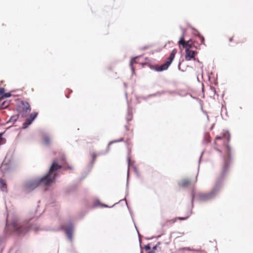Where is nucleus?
<instances>
[{
    "mask_svg": "<svg viewBox=\"0 0 253 253\" xmlns=\"http://www.w3.org/2000/svg\"><path fill=\"white\" fill-rule=\"evenodd\" d=\"M61 168L62 166L58 164L57 160H54L47 174L40 179H36L26 184V190L30 192L40 185H50L54 182L55 178L57 176V171Z\"/></svg>",
    "mask_w": 253,
    "mask_h": 253,
    "instance_id": "obj_1",
    "label": "nucleus"
},
{
    "mask_svg": "<svg viewBox=\"0 0 253 253\" xmlns=\"http://www.w3.org/2000/svg\"><path fill=\"white\" fill-rule=\"evenodd\" d=\"M229 137H226L225 134L221 136H216L214 142V148L219 152H221V149L226 148L227 151L229 150L228 142Z\"/></svg>",
    "mask_w": 253,
    "mask_h": 253,
    "instance_id": "obj_2",
    "label": "nucleus"
},
{
    "mask_svg": "<svg viewBox=\"0 0 253 253\" xmlns=\"http://www.w3.org/2000/svg\"><path fill=\"white\" fill-rule=\"evenodd\" d=\"M177 53V49L174 48L171 52L169 57L167 58L166 62L161 65L155 67V70L158 72H161L168 69L171 62L173 60L175 55Z\"/></svg>",
    "mask_w": 253,
    "mask_h": 253,
    "instance_id": "obj_3",
    "label": "nucleus"
},
{
    "mask_svg": "<svg viewBox=\"0 0 253 253\" xmlns=\"http://www.w3.org/2000/svg\"><path fill=\"white\" fill-rule=\"evenodd\" d=\"M178 44L179 46H182L183 48H185V50L190 49L193 46V42L192 40H189L187 42H185L184 40V35L183 34L180 38V40L178 42Z\"/></svg>",
    "mask_w": 253,
    "mask_h": 253,
    "instance_id": "obj_4",
    "label": "nucleus"
},
{
    "mask_svg": "<svg viewBox=\"0 0 253 253\" xmlns=\"http://www.w3.org/2000/svg\"><path fill=\"white\" fill-rule=\"evenodd\" d=\"M62 228L65 231L68 239L72 241L73 240V226L72 223L64 224Z\"/></svg>",
    "mask_w": 253,
    "mask_h": 253,
    "instance_id": "obj_5",
    "label": "nucleus"
},
{
    "mask_svg": "<svg viewBox=\"0 0 253 253\" xmlns=\"http://www.w3.org/2000/svg\"><path fill=\"white\" fill-rule=\"evenodd\" d=\"M21 106H20V113L22 117L26 116V114L31 111L30 105L28 102L26 101H22Z\"/></svg>",
    "mask_w": 253,
    "mask_h": 253,
    "instance_id": "obj_6",
    "label": "nucleus"
},
{
    "mask_svg": "<svg viewBox=\"0 0 253 253\" xmlns=\"http://www.w3.org/2000/svg\"><path fill=\"white\" fill-rule=\"evenodd\" d=\"M197 52L196 51L192 50L191 49H187L185 50V59L187 61H190L192 59H193L195 60V56L197 54Z\"/></svg>",
    "mask_w": 253,
    "mask_h": 253,
    "instance_id": "obj_7",
    "label": "nucleus"
},
{
    "mask_svg": "<svg viewBox=\"0 0 253 253\" xmlns=\"http://www.w3.org/2000/svg\"><path fill=\"white\" fill-rule=\"evenodd\" d=\"M38 115V113H32L30 115L29 118L25 120V123L23 124V127L26 128L27 127L30 125H31L32 123V122L35 119V118L37 117Z\"/></svg>",
    "mask_w": 253,
    "mask_h": 253,
    "instance_id": "obj_8",
    "label": "nucleus"
},
{
    "mask_svg": "<svg viewBox=\"0 0 253 253\" xmlns=\"http://www.w3.org/2000/svg\"><path fill=\"white\" fill-rule=\"evenodd\" d=\"M15 230L19 234H24L29 231V228L27 225H24L18 227Z\"/></svg>",
    "mask_w": 253,
    "mask_h": 253,
    "instance_id": "obj_9",
    "label": "nucleus"
},
{
    "mask_svg": "<svg viewBox=\"0 0 253 253\" xmlns=\"http://www.w3.org/2000/svg\"><path fill=\"white\" fill-rule=\"evenodd\" d=\"M0 190L2 192H6L7 191V184L5 181L0 178Z\"/></svg>",
    "mask_w": 253,
    "mask_h": 253,
    "instance_id": "obj_10",
    "label": "nucleus"
},
{
    "mask_svg": "<svg viewBox=\"0 0 253 253\" xmlns=\"http://www.w3.org/2000/svg\"><path fill=\"white\" fill-rule=\"evenodd\" d=\"M3 97H0V110L6 108L9 105L7 101H3Z\"/></svg>",
    "mask_w": 253,
    "mask_h": 253,
    "instance_id": "obj_11",
    "label": "nucleus"
},
{
    "mask_svg": "<svg viewBox=\"0 0 253 253\" xmlns=\"http://www.w3.org/2000/svg\"><path fill=\"white\" fill-rule=\"evenodd\" d=\"M5 89L4 88H0V97H3L4 98L5 97H9L11 96V94L9 92L4 93Z\"/></svg>",
    "mask_w": 253,
    "mask_h": 253,
    "instance_id": "obj_12",
    "label": "nucleus"
},
{
    "mask_svg": "<svg viewBox=\"0 0 253 253\" xmlns=\"http://www.w3.org/2000/svg\"><path fill=\"white\" fill-rule=\"evenodd\" d=\"M176 221V219H171L167 220L166 221H165L164 223H162V226H164L167 225L168 223L173 224Z\"/></svg>",
    "mask_w": 253,
    "mask_h": 253,
    "instance_id": "obj_13",
    "label": "nucleus"
},
{
    "mask_svg": "<svg viewBox=\"0 0 253 253\" xmlns=\"http://www.w3.org/2000/svg\"><path fill=\"white\" fill-rule=\"evenodd\" d=\"M190 183L189 180L188 179H183L182 180L181 182V186L183 187H186L188 186Z\"/></svg>",
    "mask_w": 253,
    "mask_h": 253,
    "instance_id": "obj_14",
    "label": "nucleus"
},
{
    "mask_svg": "<svg viewBox=\"0 0 253 253\" xmlns=\"http://www.w3.org/2000/svg\"><path fill=\"white\" fill-rule=\"evenodd\" d=\"M204 140L205 142L207 143L211 142V137L209 133H206L205 134Z\"/></svg>",
    "mask_w": 253,
    "mask_h": 253,
    "instance_id": "obj_15",
    "label": "nucleus"
},
{
    "mask_svg": "<svg viewBox=\"0 0 253 253\" xmlns=\"http://www.w3.org/2000/svg\"><path fill=\"white\" fill-rule=\"evenodd\" d=\"M137 57H135V58H132L130 61V66L131 67V69L132 70V71L133 72L134 71V67L133 66V64H135L136 63V59Z\"/></svg>",
    "mask_w": 253,
    "mask_h": 253,
    "instance_id": "obj_16",
    "label": "nucleus"
},
{
    "mask_svg": "<svg viewBox=\"0 0 253 253\" xmlns=\"http://www.w3.org/2000/svg\"><path fill=\"white\" fill-rule=\"evenodd\" d=\"M42 141L45 145H48L50 143V138L48 136H45L43 138Z\"/></svg>",
    "mask_w": 253,
    "mask_h": 253,
    "instance_id": "obj_17",
    "label": "nucleus"
},
{
    "mask_svg": "<svg viewBox=\"0 0 253 253\" xmlns=\"http://www.w3.org/2000/svg\"><path fill=\"white\" fill-rule=\"evenodd\" d=\"M213 196V194L212 193H209L207 194L204 195L203 196V198L204 199H209L211 198Z\"/></svg>",
    "mask_w": 253,
    "mask_h": 253,
    "instance_id": "obj_18",
    "label": "nucleus"
},
{
    "mask_svg": "<svg viewBox=\"0 0 253 253\" xmlns=\"http://www.w3.org/2000/svg\"><path fill=\"white\" fill-rule=\"evenodd\" d=\"M197 36L201 42V43L202 44H205V39L204 37L201 35L200 34H198Z\"/></svg>",
    "mask_w": 253,
    "mask_h": 253,
    "instance_id": "obj_19",
    "label": "nucleus"
},
{
    "mask_svg": "<svg viewBox=\"0 0 253 253\" xmlns=\"http://www.w3.org/2000/svg\"><path fill=\"white\" fill-rule=\"evenodd\" d=\"M2 133H0V145H2L5 142L4 139L2 137Z\"/></svg>",
    "mask_w": 253,
    "mask_h": 253,
    "instance_id": "obj_20",
    "label": "nucleus"
},
{
    "mask_svg": "<svg viewBox=\"0 0 253 253\" xmlns=\"http://www.w3.org/2000/svg\"><path fill=\"white\" fill-rule=\"evenodd\" d=\"M18 116H12L10 118V121L14 122V121H16V120L18 119Z\"/></svg>",
    "mask_w": 253,
    "mask_h": 253,
    "instance_id": "obj_21",
    "label": "nucleus"
},
{
    "mask_svg": "<svg viewBox=\"0 0 253 253\" xmlns=\"http://www.w3.org/2000/svg\"><path fill=\"white\" fill-rule=\"evenodd\" d=\"M91 157L92 158V159L93 161H94L96 158V155L95 154V153L94 152H92L91 154Z\"/></svg>",
    "mask_w": 253,
    "mask_h": 253,
    "instance_id": "obj_22",
    "label": "nucleus"
},
{
    "mask_svg": "<svg viewBox=\"0 0 253 253\" xmlns=\"http://www.w3.org/2000/svg\"><path fill=\"white\" fill-rule=\"evenodd\" d=\"M234 36H233L229 38V41L230 42H232L234 41Z\"/></svg>",
    "mask_w": 253,
    "mask_h": 253,
    "instance_id": "obj_23",
    "label": "nucleus"
},
{
    "mask_svg": "<svg viewBox=\"0 0 253 253\" xmlns=\"http://www.w3.org/2000/svg\"><path fill=\"white\" fill-rule=\"evenodd\" d=\"M150 246L149 245H147L146 246H145L144 247V249L146 250H149L150 249Z\"/></svg>",
    "mask_w": 253,
    "mask_h": 253,
    "instance_id": "obj_24",
    "label": "nucleus"
},
{
    "mask_svg": "<svg viewBox=\"0 0 253 253\" xmlns=\"http://www.w3.org/2000/svg\"><path fill=\"white\" fill-rule=\"evenodd\" d=\"M61 161H62L63 162H65V157H64V156H62V159H61Z\"/></svg>",
    "mask_w": 253,
    "mask_h": 253,
    "instance_id": "obj_25",
    "label": "nucleus"
},
{
    "mask_svg": "<svg viewBox=\"0 0 253 253\" xmlns=\"http://www.w3.org/2000/svg\"><path fill=\"white\" fill-rule=\"evenodd\" d=\"M179 219H180V220H184L185 219V218H183V217H179Z\"/></svg>",
    "mask_w": 253,
    "mask_h": 253,
    "instance_id": "obj_26",
    "label": "nucleus"
},
{
    "mask_svg": "<svg viewBox=\"0 0 253 253\" xmlns=\"http://www.w3.org/2000/svg\"><path fill=\"white\" fill-rule=\"evenodd\" d=\"M67 168L69 169H72V167L71 166H68Z\"/></svg>",
    "mask_w": 253,
    "mask_h": 253,
    "instance_id": "obj_27",
    "label": "nucleus"
},
{
    "mask_svg": "<svg viewBox=\"0 0 253 253\" xmlns=\"http://www.w3.org/2000/svg\"><path fill=\"white\" fill-rule=\"evenodd\" d=\"M148 253H154V252H152V251H150V252H148Z\"/></svg>",
    "mask_w": 253,
    "mask_h": 253,
    "instance_id": "obj_28",
    "label": "nucleus"
},
{
    "mask_svg": "<svg viewBox=\"0 0 253 253\" xmlns=\"http://www.w3.org/2000/svg\"><path fill=\"white\" fill-rule=\"evenodd\" d=\"M61 164H62L63 166H65L64 163H61Z\"/></svg>",
    "mask_w": 253,
    "mask_h": 253,
    "instance_id": "obj_29",
    "label": "nucleus"
}]
</instances>
